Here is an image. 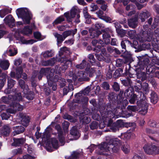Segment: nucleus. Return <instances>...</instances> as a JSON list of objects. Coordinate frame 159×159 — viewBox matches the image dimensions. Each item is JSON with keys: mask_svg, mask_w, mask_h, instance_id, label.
Here are the masks:
<instances>
[{"mask_svg": "<svg viewBox=\"0 0 159 159\" xmlns=\"http://www.w3.org/2000/svg\"><path fill=\"white\" fill-rule=\"evenodd\" d=\"M14 97V96H13L11 95H9L8 98L5 96L2 97V100L3 102V103H7L10 102L11 101H12L13 98Z\"/></svg>", "mask_w": 159, "mask_h": 159, "instance_id": "32", "label": "nucleus"}, {"mask_svg": "<svg viewBox=\"0 0 159 159\" xmlns=\"http://www.w3.org/2000/svg\"><path fill=\"white\" fill-rule=\"evenodd\" d=\"M102 87L105 89L107 90L109 88V85L108 83L104 82L102 84Z\"/></svg>", "mask_w": 159, "mask_h": 159, "instance_id": "63", "label": "nucleus"}, {"mask_svg": "<svg viewBox=\"0 0 159 159\" xmlns=\"http://www.w3.org/2000/svg\"><path fill=\"white\" fill-rule=\"evenodd\" d=\"M16 13L18 17L22 18L25 24L30 23L32 15L28 9L23 8L18 9L16 10Z\"/></svg>", "mask_w": 159, "mask_h": 159, "instance_id": "4", "label": "nucleus"}, {"mask_svg": "<svg viewBox=\"0 0 159 159\" xmlns=\"http://www.w3.org/2000/svg\"><path fill=\"white\" fill-rule=\"evenodd\" d=\"M120 146L122 150L125 153H127L130 151V148L129 145L126 143L121 142Z\"/></svg>", "mask_w": 159, "mask_h": 159, "instance_id": "22", "label": "nucleus"}, {"mask_svg": "<svg viewBox=\"0 0 159 159\" xmlns=\"http://www.w3.org/2000/svg\"><path fill=\"white\" fill-rule=\"evenodd\" d=\"M123 123L121 120H118L116 122L113 124V126L111 128V129L113 132H116L118 130V128L123 127Z\"/></svg>", "mask_w": 159, "mask_h": 159, "instance_id": "13", "label": "nucleus"}, {"mask_svg": "<svg viewBox=\"0 0 159 159\" xmlns=\"http://www.w3.org/2000/svg\"><path fill=\"white\" fill-rule=\"evenodd\" d=\"M4 20L5 23L11 28L15 25V19L11 15L7 16L4 19Z\"/></svg>", "mask_w": 159, "mask_h": 159, "instance_id": "12", "label": "nucleus"}, {"mask_svg": "<svg viewBox=\"0 0 159 159\" xmlns=\"http://www.w3.org/2000/svg\"><path fill=\"white\" fill-rule=\"evenodd\" d=\"M146 132L148 134H155L156 133H159V129H158L157 131L152 130L149 128H146L145 130Z\"/></svg>", "mask_w": 159, "mask_h": 159, "instance_id": "55", "label": "nucleus"}, {"mask_svg": "<svg viewBox=\"0 0 159 159\" xmlns=\"http://www.w3.org/2000/svg\"><path fill=\"white\" fill-rule=\"evenodd\" d=\"M64 20V18L63 16H60L57 18L53 22L54 25L60 23Z\"/></svg>", "mask_w": 159, "mask_h": 159, "instance_id": "46", "label": "nucleus"}, {"mask_svg": "<svg viewBox=\"0 0 159 159\" xmlns=\"http://www.w3.org/2000/svg\"><path fill=\"white\" fill-rule=\"evenodd\" d=\"M99 43L100 44H102L103 43V42L101 40H100L98 42V40L96 39H94L92 42V44L94 46L96 45L98 43L99 44Z\"/></svg>", "mask_w": 159, "mask_h": 159, "instance_id": "57", "label": "nucleus"}, {"mask_svg": "<svg viewBox=\"0 0 159 159\" xmlns=\"http://www.w3.org/2000/svg\"><path fill=\"white\" fill-rule=\"evenodd\" d=\"M2 77H1L0 78V86L2 87L3 86L4 83L6 82L5 78L7 76L6 74H2Z\"/></svg>", "mask_w": 159, "mask_h": 159, "instance_id": "43", "label": "nucleus"}, {"mask_svg": "<svg viewBox=\"0 0 159 159\" xmlns=\"http://www.w3.org/2000/svg\"><path fill=\"white\" fill-rule=\"evenodd\" d=\"M8 55L10 56H13L16 55L17 52V50L11 46L10 47L8 50L7 51Z\"/></svg>", "mask_w": 159, "mask_h": 159, "instance_id": "25", "label": "nucleus"}, {"mask_svg": "<svg viewBox=\"0 0 159 159\" xmlns=\"http://www.w3.org/2000/svg\"><path fill=\"white\" fill-rule=\"evenodd\" d=\"M71 76L79 78L80 81H88L89 80L88 77V74L84 71H79L76 73H74Z\"/></svg>", "mask_w": 159, "mask_h": 159, "instance_id": "8", "label": "nucleus"}, {"mask_svg": "<svg viewBox=\"0 0 159 159\" xmlns=\"http://www.w3.org/2000/svg\"><path fill=\"white\" fill-rule=\"evenodd\" d=\"M136 34V32L134 30H130L128 32V34L129 36L132 39L134 38Z\"/></svg>", "mask_w": 159, "mask_h": 159, "instance_id": "54", "label": "nucleus"}, {"mask_svg": "<svg viewBox=\"0 0 159 159\" xmlns=\"http://www.w3.org/2000/svg\"><path fill=\"white\" fill-rule=\"evenodd\" d=\"M16 78L17 79H19L21 76H23L22 78L24 79L27 78L26 75L25 73H23L21 75V74L22 72V70L21 68L20 67H18L16 70Z\"/></svg>", "mask_w": 159, "mask_h": 159, "instance_id": "19", "label": "nucleus"}, {"mask_svg": "<svg viewBox=\"0 0 159 159\" xmlns=\"http://www.w3.org/2000/svg\"><path fill=\"white\" fill-rule=\"evenodd\" d=\"M141 88L143 93L148 94L149 93L150 88L148 83L146 82L143 83V84L141 85Z\"/></svg>", "mask_w": 159, "mask_h": 159, "instance_id": "23", "label": "nucleus"}, {"mask_svg": "<svg viewBox=\"0 0 159 159\" xmlns=\"http://www.w3.org/2000/svg\"><path fill=\"white\" fill-rule=\"evenodd\" d=\"M151 101L153 104L156 103L158 101V97L157 94L154 92H152L151 93Z\"/></svg>", "mask_w": 159, "mask_h": 159, "instance_id": "27", "label": "nucleus"}, {"mask_svg": "<svg viewBox=\"0 0 159 159\" xmlns=\"http://www.w3.org/2000/svg\"><path fill=\"white\" fill-rule=\"evenodd\" d=\"M11 12V10L8 8L2 9L0 10V16L3 17L6 14Z\"/></svg>", "mask_w": 159, "mask_h": 159, "instance_id": "36", "label": "nucleus"}, {"mask_svg": "<svg viewBox=\"0 0 159 159\" xmlns=\"http://www.w3.org/2000/svg\"><path fill=\"white\" fill-rule=\"evenodd\" d=\"M14 129L15 130L13 132L14 135L21 133L24 131V127L21 126H15Z\"/></svg>", "mask_w": 159, "mask_h": 159, "instance_id": "21", "label": "nucleus"}, {"mask_svg": "<svg viewBox=\"0 0 159 159\" xmlns=\"http://www.w3.org/2000/svg\"><path fill=\"white\" fill-rule=\"evenodd\" d=\"M53 55L51 51H47L45 52L43 54L44 57L47 58L52 57Z\"/></svg>", "mask_w": 159, "mask_h": 159, "instance_id": "53", "label": "nucleus"}, {"mask_svg": "<svg viewBox=\"0 0 159 159\" xmlns=\"http://www.w3.org/2000/svg\"><path fill=\"white\" fill-rule=\"evenodd\" d=\"M90 36L92 38H96L101 34V32L99 30H94L93 28H91L89 29Z\"/></svg>", "mask_w": 159, "mask_h": 159, "instance_id": "14", "label": "nucleus"}, {"mask_svg": "<svg viewBox=\"0 0 159 159\" xmlns=\"http://www.w3.org/2000/svg\"><path fill=\"white\" fill-rule=\"evenodd\" d=\"M90 7L91 9L90 11H94L97 10L98 7L97 5H95L93 4H92L90 5Z\"/></svg>", "mask_w": 159, "mask_h": 159, "instance_id": "61", "label": "nucleus"}, {"mask_svg": "<svg viewBox=\"0 0 159 159\" xmlns=\"http://www.w3.org/2000/svg\"><path fill=\"white\" fill-rule=\"evenodd\" d=\"M140 95H143L142 99L139 101L137 102V105L139 109L135 106H128L127 109L130 111L135 112L139 110L140 113L145 115L147 112L148 107V101L145 96L142 92L139 93Z\"/></svg>", "mask_w": 159, "mask_h": 159, "instance_id": "2", "label": "nucleus"}, {"mask_svg": "<svg viewBox=\"0 0 159 159\" xmlns=\"http://www.w3.org/2000/svg\"><path fill=\"white\" fill-rule=\"evenodd\" d=\"M8 87L10 88H12L13 86L16 82L11 78L8 77Z\"/></svg>", "mask_w": 159, "mask_h": 159, "instance_id": "39", "label": "nucleus"}, {"mask_svg": "<svg viewBox=\"0 0 159 159\" xmlns=\"http://www.w3.org/2000/svg\"><path fill=\"white\" fill-rule=\"evenodd\" d=\"M20 123L23 126H27L29 123L30 118L28 116L22 113H20L18 116Z\"/></svg>", "mask_w": 159, "mask_h": 159, "instance_id": "10", "label": "nucleus"}, {"mask_svg": "<svg viewBox=\"0 0 159 159\" xmlns=\"http://www.w3.org/2000/svg\"><path fill=\"white\" fill-rule=\"evenodd\" d=\"M79 153L77 152H74L67 159H75L79 157Z\"/></svg>", "mask_w": 159, "mask_h": 159, "instance_id": "42", "label": "nucleus"}, {"mask_svg": "<svg viewBox=\"0 0 159 159\" xmlns=\"http://www.w3.org/2000/svg\"><path fill=\"white\" fill-rule=\"evenodd\" d=\"M81 120L83 123L87 124H88L90 122V120L89 118H88V117L85 116L84 117L83 119Z\"/></svg>", "mask_w": 159, "mask_h": 159, "instance_id": "58", "label": "nucleus"}, {"mask_svg": "<svg viewBox=\"0 0 159 159\" xmlns=\"http://www.w3.org/2000/svg\"><path fill=\"white\" fill-rule=\"evenodd\" d=\"M51 142L53 148H58V142L55 138L51 139Z\"/></svg>", "mask_w": 159, "mask_h": 159, "instance_id": "40", "label": "nucleus"}, {"mask_svg": "<svg viewBox=\"0 0 159 159\" xmlns=\"http://www.w3.org/2000/svg\"><path fill=\"white\" fill-rule=\"evenodd\" d=\"M139 59L138 65L142 69L146 67L149 63L148 58L143 56H139L137 57Z\"/></svg>", "mask_w": 159, "mask_h": 159, "instance_id": "7", "label": "nucleus"}, {"mask_svg": "<svg viewBox=\"0 0 159 159\" xmlns=\"http://www.w3.org/2000/svg\"><path fill=\"white\" fill-rule=\"evenodd\" d=\"M22 99V96L20 93H15L14 97L13 98L12 103L10 105V107L7 109V112L14 114L17 111L22 110L23 109V106L16 102L21 101Z\"/></svg>", "mask_w": 159, "mask_h": 159, "instance_id": "3", "label": "nucleus"}, {"mask_svg": "<svg viewBox=\"0 0 159 159\" xmlns=\"http://www.w3.org/2000/svg\"><path fill=\"white\" fill-rule=\"evenodd\" d=\"M89 61L91 63H94L95 62V59L94 57V55L92 54H89L88 55Z\"/></svg>", "mask_w": 159, "mask_h": 159, "instance_id": "50", "label": "nucleus"}, {"mask_svg": "<svg viewBox=\"0 0 159 159\" xmlns=\"http://www.w3.org/2000/svg\"><path fill=\"white\" fill-rule=\"evenodd\" d=\"M77 31V29H75L73 30H68L64 32L63 33V35L64 39L72 34L73 36L76 33Z\"/></svg>", "mask_w": 159, "mask_h": 159, "instance_id": "28", "label": "nucleus"}, {"mask_svg": "<svg viewBox=\"0 0 159 159\" xmlns=\"http://www.w3.org/2000/svg\"><path fill=\"white\" fill-rule=\"evenodd\" d=\"M101 116L104 123H107L108 125L111 127L113 126V120L111 118L114 116H111V113L105 112L104 114H102Z\"/></svg>", "mask_w": 159, "mask_h": 159, "instance_id": "9", "label": "nucleus"}, {"mask_svg": "<svg viewBox=\"0 0 159 159\" xmlns=\"http://www.w3.org/2000/svg\"><path fill=\"white\" fill-rule=\"evenodd\" d=\"M150 15L148 11L143 12L140 14L139 16L140 17V19L142 22H143L145 21V19L148 18Z\"/></svg>", "mask_w": 159, "mask_h": 159, "instance_id": "34", "label": "nucleus"}, {"mask_svg": "<svg viewBox=\"0 0 159 159\" xmlns=\"http://www.w3.org/2000/svg\"><path fill=\"white\" fill-rule=\"evenodd\" d=\"M53 75L52 72H50L49 75H47L46 77L47 79L48 84L49 85L52 86V82H56L58 81L60 78L57 75H56L53 78H52Z\"/></svg>", "mask_w": 159, "mask_h": 159, "instance_id": "11", "label": "nucleus"}, {"mask_svg": "<svg viewBox=\"0 0 159 159\" xmlns=\"http://www.w3.org/2000/svg\"><path fill=\"white\" fill-rule=\"evenodd\" d=\"M96 13L100 19L103 20L107 22L110 21L111 19L110 18L104 16V12L102 11L99 10Z\"/></svg>", "mask_w": 159, "mask_h": 159, "instance_id": "18", "label": "nucleus"}, {"mask_svg": "<svg viewBox=\"0 0 159 159\" xmlns=\"http://www.w3.org/2000/svg\"><path fill=\"white\" fill-rule=\"evenodd\" d=\"M133 94L132 90L131 88H129L126 90L124 93L125 96L126 97H130Z\"/></svg>", "mask_w": 159, "mask_h": 159, "instance_id": "44", "label": "nucleus"}, {"mask_svg": "<svg viewBox=\"0 0 159 159\" xmlns=\"http://www.w3.org/2000/svg\"><path fill=\"white\" fill-rule=\"evenodd\" d=\"M132 134L130 132H127L121 135V138L125 140H128L129 139L131 136Z\"/></svg>", "mask_w": 159, "mask_h": 159, "instance_id": "37", "label": "nucleus"}, {"mask_svg": "<svg viewBox=\"0 0 159 159\" xmlns=\"http://www.w3.org/2000/svg\"><path fill=\"white\" fill-rule=\"evenodd\" d=\"M53 35L55 38L57 39V45L61 43L65 39L61 35L58 34L57 33H54Z\"/></svg>", "mask_w": 159, "mask_h": 159, "instance_id": "30", "label": "nucleus"}, {"mask_svg": "<svg viewBox=\"0 0 159 159\" xmlns=\"http://www.w3.org/2000/svg\"><path fill=\"white\" fill-rule=\"evenodd\" d=\"M159 69V67H156L155 66H152L150 69L151 70V72L154 73L155 72V76L159 78V71L157 70Z\"/></svg>", "mask_w": 159, "mask_h": 159, "instance_id": "35", "label": "nucleus"}, {"mask_svg": "<svg viewBox=\"0 0 159 159\" xmlns=\"http://www.w3.org/2000/svg\"><path fill=\"white\" fill-rule=\"evenodd\" d=\"M78 11V10L77 8L74 7L71 10L70 13L69 12H66L64 14V15L68 21L71 22L72 21V19L76 15L77 19L75 20V22L76 23H78L80 22L79 19L80 17V16L79 14L77 13Z\"/></svg>", "mask_w": 159, "mask_h": 159, "instance_id": "6", "label": "nucleus"}, {"mask_svg": "<svg viewBox=\"0 0 159 159\" xmlns=\"http://www.w3.org/2000/svg\"><path fill=\"white\" fill-rule=\"evenodd\" d=\"M128 25L129 26L133 28H135L138 24V20L137 18L130 19L128 20Z\"/></svg>", "mask_w": 159, "mask_h": 159, "instance_id": "20", "label": "nucleus"}, {"mask_svg": "<svg viewBox=\"0 0 159 159\" xmlns=\"http://www.w3.org/2000/svg\"><path fill=\"white\" fill-rule=\"evenodd\" d=\"M22 62V60L20 59L19 58L15 60L14 61V64L16 66H19L20 65Z\"/></svg>", "mask_w": 159, "mask_h": 159, "instance_id": "62", "label": "nucleus"}, {"mask_svg": "<svg viewBox=\"0 0 159 159\" xmlns=\"http://www.w3.org/2000/svg\"><path fill=\"white\" fill-rule=\"evenodd\" d=\"M11 131V129L8 125H5L3 126L1 131V133L4 135H7Z\"/></svg>", "mask_w": 159, "mask_h": 159, "instance_id": "17", "label": "nucleus"}, {"mask_svg": "<svg viewBox=\"0 0 159 159\" xmlns=\"http://www.w3.org/2000/svg\"><path fill=\"white\" fill-rule=\"evenodd\" d=\"M10 65V63L7 60H3L0 62V66L3 70H7Z\"/></svg>", "mask_w": 159, "mask_h": 159, "instance_id": "26", "label": "nucleus"}, {"mask_svg": "<svg viewBox=\"0 0 159 159\" xmlns=\"http://www.w3.org/2000/svg\"><path fill=\"white\" fill-rule=\"evenodd\" d=\"M32 29L29 26H26L24 27L22 31V33L24 34L28 35L32 33Z\"/></svg>", "mask_w": 159, "mask_h": 159, "instance_id": "33", "label": "nucleus"}, {"mask_svg": "<svg viewBox=\"0 0 159 159\" xmlns=\"http://www.w3.org/2000/svg\"><path fill=\"white\" fill-rule=\"evenodd\" d=\"M69 64L70 65H71V61L69 60H67L66 61V62H64V65L62 67L63 69L62 70L63 71L67 68L68 65Z\"/></svg>", "mask_w": 159, "mask_h": 159, "instance_id": "51", "label": "nucleus"}, {"mask_svg": "<svg viewBox=\"0 0 159 159\" xmlns=\"http://www.w3.org/2000/svg\"><path fill=\"white\" fill-rule=\"evenodd\" d=\"M113 87L116 91H118L120 89L119 86L118 84L116 82L114 83Z\"/></svg>", "mask_w": 159, "mask_h": 159, "instance_id": "64", "label": "nucleus"}, {"mask_svg": "<svg viewBox=\"0 0 159 159\" xmlns=\"http://www.w3.org/2000/svg\"><path fill=\"white\" fill-rule=\"evenodd\" d=\"M70 134L72 135L78 136L79 135V132L77 131L75 127H73L70 130Z\"/></svg>", "mask_w": 159, "mask_h": 159, "instance_id": "47", "label": "nucleus"}, {"mask_svg": "<svg viewBox=\"0 0 159 159\" xmlns=\"http://www.w3.org/2000/svg\"><path fill=\"white\" fill-rule=\"evenodd\" d=\"M50 72L47 69H41L39 72V75L38 76L39 79L40 80L42 76L46 75L47 74H49Z\"/></svg>", "mask_w": 159, "mask_h": 159, "instance_id": "31", "label": "nucleus"}, {"mask_svg": "<svg viewBox=\"0 0 159 159\" xmlns=\"http://www.w3.org/2000/svg\"><path fill=\"white\" fill-rule=\"evenodd\" d=\"M57 61V60L56 58H53L49 60L44 61L43 62V64L44 66H52Z\"/></svg>", "mask_w": 159, "mask_h": 159, "instance_id": "29", "label": "nucleus"}, {"mask_svg": "<svg viewBox=\"0 0 159 159\" xmlns=\"http://www.w3.org/2000/svg\"><path fill=\"white\" fill-rule=\"evenodd\" d=\"M143 148L145 152L149 155H154L159 154V147L154 144H146Z\"/></svg>", "mask_w": 159, "mask_h": 159, "instance_id": "5", "label": "nucleus"}, {"mask_svg": "<svg viewBox=\"0 0 159 159\" xmlns=\"http://www.w3.org/2000/svg\"><path fill=\"white\" fill-rule=\"evenodd\" d=\"M56 127L58 132V136L60 142L61 143V145H63L65 143V139L62 133L60 131L61 128L59 125H57Z\"/></svg>", "mask_w": 159, "mask_h": 159, "instance_id": "15", "label": "nucleus"}, {"mask_svg": "<svg viewBox=\"0 0 159 159\" xmlns=\"http://www.w3.org/2000/svg\"><path fill=\"white\" fill-rule=\"evenodd\" d=\"M137 99V97L136 95L133 94L130 97L129 102L131 104H134Z\"/></svg>", "mask_w": 159, "mask_h": 159, "instance_id": "45", "label": "nucleus"}, {"mask_svg": "<svg viewBox=\"0 0 159 159\" xmlns=\"http://www.w3.org/2000/svg\"><path fill=\"white\" fill-rule=\"evenodd\" d=\"M86 71L89 73V76H92V75L95 72V69L93 68L87 67L86 69Z\"/></svg>", "mask_w": 159, "mask_h": 159, "instance_id": "48", "label": "nucleus"}, {"mask_svg": "<svg viewBox=\"0 0 159 159\" xmlns=\"http://www.w3.org/2000/svg\"><path fill=\"white\" fill-rule=\"evenodd\" d=\"M19 83L20 86L23 89L24 93H27V91L29 90L28 86L25 84L24 81L22 80H19Z\"/></svg>", "mask_w": 159, "mask_h": 159, "instance_id": "24", "label": "nucleus"}, {"mask_svg": "<svg viewBox=\"0 0 159 159\" xmlns=\"http://www.w3.org/2000/svg\"><path fill=\"white\" fill-rule=\"evenodd\" d=\"M87 64V62L85 60H82L81 63L76 65L75 67L77 69H82L85 68Z\"/></svg>", "mask_w": 159, "mask_h": 159, "instance_id": "38", "label": "nucleus"}, {"mask_svg": "<svg viewBox=\"0 0 159 159\" xmlns=\"http://www.w3.org/2000/svg\"><path fill=\"white\" fill-rule=\"evenodd\" d=\"M95 55L97 59L99 61H102L104 60L105 58L101 54L95 53Z\"/></svg>", "mask_w": 159, "mask_h": 159, "instance_id": "56", "label": "nucleus"}, {"mask_svg": "<svg viewBox=\"0 0 159 159\" xmlns=\"http://www.w3.org/2000/svg\"><path fill=\"white\" fill-rule=\"evenodd\" d=\"M129 42L127 40H124L122 41L121 43V45L122 49L125 50L126 45L125 43H129Z\"/></svg>", "mask_w": 159, "mask_h": 159, "instance_id": "59", "label": "nucleus"}, {"mask_svg": "<svg viewBox=\"0 0 159 159\" xmlns=\"http://www.w3.org/2000/svg\"><path fill=\"white\" fill-rule=\"evenodd\" d=\"M1 117L2 120H7L10 116V114H7L6 113H3L1 114Z\"/></svg>", "mask_w": 159, "mask_h": 159, "instance_id": "60", "label": "nucleus"}, {"mask_svg": "<svg viewBox=\"0 0 159 159\" xmlns=\"http://www.w3.org/2000/svg\"><path fill=\"white\" fill-rule=\"evenodd\" d=\"M98 126V123L96 121H94L90 125V127L91 129H96Z\"/></svg>", "mask_w": 159, "mask_h": 159, "instance_id": "52", "label": "nucleus"}, {"mask_svg": "<svg viewBox=\"0 0 159 159\" xmlns=\"http://www.w3.org/2000/svg\"><path fill=\"white\" fill-rule=\"evenodd\" d=\"M13 140L14 142L12 144V145L15 146H20L23 144L25 141V139L23 138H14Z\"/></svg>", "mask_w": 159, "mask_h": 159, "instance_id": "16", "label": "nucleus"}, {"mask_svg": "<svg viewBox=\"0 0 159 159\" xmlns=\"http://www.w3.org/2000/svg\"><path fill=\"white\" fill-rule=\"evenodd\" d=\"M52 129L50 128H48L46 130L44 134V138H48L50 136V133Z\"/></svg>", "mask_w": 159, "mask_h": 159, "instance_id": "49", "label": "nucleus"}, {"mask_svg": "<svg viewBox=\"0 0 159 159\" xmlns=\"http://www.w3.org/2000/svg\"><path fill=\"white\" fill-rule=\"evenodd\" d=\"M121 142L117 138H112L109 142L102 143L98 146V150L97 152L99 154H104V152L111 151L114 152H117L120 149Z\"/></svg>", "mask_w": 159, "mask_h": 159, "instance_id": "1", "label": "nucleus"}, {"mask_svg": "<svg viewBox=\"0 0 159 159\" xmlns=\"http://www.w3.org/2000/svg\"><path fill=\"white\" fill-rule=\"evenodd\" d=\"M149 125L152 127H157L159 126V124L154 120H150L148 122Z\"/></svg>", "mask_w": 159, "mask_h": 159, "instance_id": "41", "label": "nucleus"}]
</instances>
